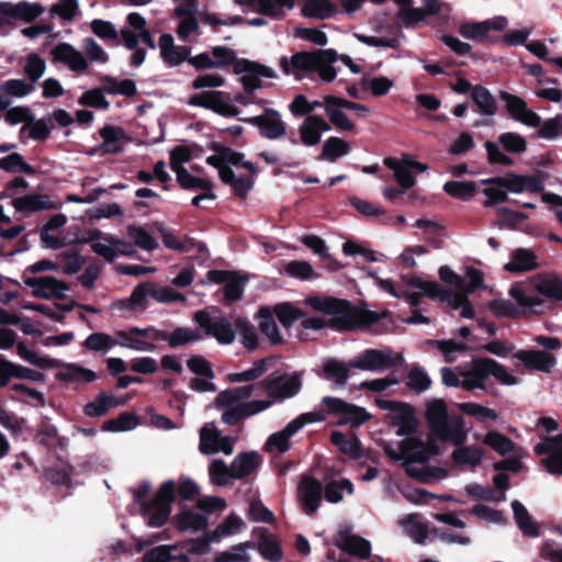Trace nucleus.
Returning a JSON list of instances; mask_svg holds the SVG:
<instances>
[{"label": "nucleus", "instance_id": "69168bd1", "mask_svg": "<svg viewBox=\"0 0 562 562\" xmlns=\"http://www.w3.org/2000/svg\"><path fill=\"white\" fill-rule=\"evenodd\" d=\"M302 12L307 18L326 19L334 12V7L328 0H308Z\"/></svg>", "mask_w": 562, "mask_h": 562}, {"label": "nucleus", "instance_id": "37998d69", "mask_svg": "<svg viewBox=\"0 0 562 562\" xmlns=\"http://www.w3.org/2000/svg\"><path fill=\"white\" fill-rule=\"evenodd\" d=\"M484 456L482 448L476 446L459 445L451 453V460L457 467H468L471 469L481 464Z\"/></svg>", "mask_w": 562, "mask_h": 562}, {"label": "nucleus", "instance_id": "393cba45", "mask_svg": "<svg viewBox=\"0 0 562 562\" xmlns=\"http://www.w3.org/2000/svg\"><path fill=\"white\" fill-rule=\"evenodd\" d=\"M330 131L329 123L317 114L307 115L299 126L300 142L307 147L316 146L324 133Z\"/></svg>", "mask_w": 562, "mask_h": 562}, {"label": "nucleus", "instance_id": "bb28decb", "mask_svg": "<svg viewBox=\"0 0 562 562\" xmlns=\"http://www.w3.org/2000/svg\"><path fill=\"white\" fill-rule=\"evenodd\" d=\"M54 61L66 65L74 72H83L89 63L83 54L68 43H60L52 49Z\"/></svg>", "mask_w": 562, "mask_h": 562}, {"label": "nucleus", "instance_id": "2eb2a0df", "mask_svg": "<svg viewBox=\"0 0 562 562\" xmlns=\"http://www.w3.org/2000/svg\"><path fill=\"white\" fill-rule=\"evenodd\" d=\"M24 284L32 290L35 297L44 300L65 299L69 285L55 277L25 278Z\"/></svg>", "mask_w": 562, "mask_h": 562}, {"label": "nucleus", "instance_id": "1a4fd4ad", "mask_svg": "<svg viewBox=\"0 0 562 562\" xmlns=\"http://www.w3.org/2000/svg\"><path fill=\"white\" fill-rule=\"evenodd\" d=\"M164 338L165 333L154 327H132L116 333L117 345L137 352L155 351V344Z\"/></svg>", "mask_w": 562, "mask_h": 562}, {"label": "nucleus", "instance_id": "a19ab883", "mask_svg": "<svg viewBox=\"0 0 562 562\" xmlns=\"http://www.w3.org/2000/svg\"><path fill=\"white\" fill-rule=\"evenodd\" d=\"M13 207L18 212L33 213L54 209L55 204L46 194H26L12 201Z\"/></svg>", "mask_w": 562, "mask_h": 562}, {"label": "nucleus", "instance_id": "603ef678", "mask_svg": "<svg viewBox=\"0 0 562 562\" xmlns=\"http://www.w3.org/2000/svg\"><path fill=\"white\" fill-rule=\"evenodd\" d=\"M481 183L485 186L483 194L487 198L485 203L486 206L502 203L507 200V191L503 183V178H490L481 180Z\"/></svg>", "mask_w": 562, "mask_h": 562}, {"label": "nucleus", "instance_id": "dca6fc26", "mask_svg": "<svg viewBox=\"0 0 562 562\" xmlns=\"http://www.w3.org/2000/svg\"><path fill=\"white\" fill-rule=\"evenodd\" d=\"M535 453L541 456V464L549 473L562 474V435L547 437L535 447Z\"/></svg>", "mask_w": 562, "mask_h": 562}, {"label": "nucleus", "instance_id": "cd10ccee", "mask_svg": "<svg viewBox=\"0 0 562 562\" xmlns=\"http://www.w3.org/2000/svg\"><path fill=\"white\" fill-rule=\"evenodd\" d=\"M207 281L214 283H224V295L228 301L238 300L246 283V279L235 272L225 270H212L207 273Z\"/></svg>", "mask_w": 562, "mask_h": 562}, {"label": "nucleus", "instance_id": "9d476101", "mask_svg": "<svg viewBox=\"0 0 562 562\" xmlns=\"http://www.w3.org/2000/svg\"><path fill=\"white\" fill-rule=\"evenodd\" d=\"M375 403L381 409L386 412L389 423L397 428L396 435H411L416 430L417 420L409 405L380 397L375 400Z\"/></svg>", "mask_w": 562, "mask_h": 562}, {"label": "nucleus", "instance_id": "338daca9", "mask_svg": "<svg viewBox=\"0 0 562 562\" xmlns=\"http://www.w3.org/2000/svg\"><path fill=\"white\" fill-rule=\"evenodd\" d=\"M483 441L501 456L514 451V442L498 431H488Z\"/></svg>", "mask_w": 562, "mask_h": 562}, {"label": "nucleus", "instance_id": "f257e3e1", "mask_svg": "<svg viewBox=\"0 0 562 562\" xmlns=\"http://www.w3.org/2000/svg\"><path fill=\"white\" fill-rule=\"evenodd\" d=\"M305 304L328 317L304 316L302 326L305 329H322L330 326L338 330H353L370 326L387 315L386 311L376 313L366 308H356L348 302L334 297L311 296L305 300Z\"/></svg>", "mask_w": 562, "mask_h": 562}, {"label": "nucleus", "instance_id": "4d7b16f0", "mask_svg": "<svg viewBox=\"0 0 562 562\" xmlns=\"http://www.w3.org/2000/svg\"><path fill=\"white\" fill-rule=\"evenodd\" d=\"M267 371V360L259 359L254 362L250 369H247L243 372H231L227 374L226 379L231 383H239V382H250L259 379Z\"/></svg>", "mask_w": 562, "mask_h": 562}, {"label": "nucleus", "instance_id": "c756f323", "mask_svg": "<svg viewBox=\"0 0 562 562\" xmlns=\"http://www.w3.org/2000/svg\"><path fill=\"white\" fill-rule=\"evenodd\" d=\"M335 544L344 552L356 555L360 559H368L371 554V544L364 538L350 533L348 530H340Z\"/></svg>", "mask_w": 562, "mask_h": 562}, {"label": "nucleus", "instance_id": "ea45409f", "mask_svg": "<svg viewBox=\"0 0 562 562\" xmlns=\"http://www.w3.org/2000/svg\"><path fill=\"white\" fill-rule=\"evenodd\" d=\"M100 135L103 139L102 144L93 148L90 154L99 150L104 154H117L123 150V140L125 138L123 130L115 126H104L100 130Z\"/></svg>", "mask_w": 562, "mask_h": 562}, {"label": "nucleus", "instance_id": "6ab92c4d", "mask_svg": "<svg viewBox=\"0 0 562 562\" xmlns=\"http://www.w3.org/2000/svg\"><path fill=\"white\" fill-rule=\"evenodd\" d=\"M127 27L121 31L124 44L128 49H134L139 42L155 49V43L149 32L145 29L146 20L140 14L133 12L127 15Z\"/></svg>", "mask_w": 562, "mask_h": 562}, {"label": "nucleus", "instance_id": "20e7f679", "mask_svg": "<svg viewBox=\"0 0 562 562\" xmlns=\"http://www.w3.org/2000/svg\"><path fill=\"white\" fill-rule=\"evenodd\" d=\"M256 385L248 384L235 386L218 393L216 406L223 411L222 420L227 425H235L240 419L266 411L272 405L271 401H247Z\"/></svg>", "mask_w": 562, "mask_h": 562}, {"label": "nucleus", "instance_id": "c9c22d12", "mask_svg": "<svg viewBox=\"0 0 562 562\" xmlns=\"http://www.w3.org/2000/svg\"><path fill=\"white\" fill-rule=\"evenodd\" d=\"M245 528V521L235 513H232L215 529L206 532V539L207 541L220 543L227 538L238 535Z\"/></svg>", "mask_w": 562, "mask_h": 562}, {"label": "nucleus", "instance_id": "72a5a7b5", "mask_svg": "<svg viewBox=\"0 0 562 562\" xmlns=\"http://www.w3.org/2000/svg\"><path fill=\"white\" fill-rule=\"evenodd\" d=\"M262 459L257 451L239 453L231 463V477L240 480L251 475L260 467Z\"/></svg>", "mask_w": 562, "mask_h": 562}, {"label": "nucleus", "instance_id": "7ed1b4c3", "mask_svg": "<svg viewBox=\"0 0 562 562\" xmlns=\"http://www.w3.org/2000/svg\"><path fill=\"white\" fill-rule=\"evenodd\" d=\"M176 484L169 480L161 484L155 496H150V485L142 484L134 494L139 514L150 528L164 526L170 517L171 504L175 501Z\"/></svg>", "mask_w": 562, "mask_h": 562}, {"label": "nucleus", "instance_id": "423d86ee", "mask_svg": "<svg viewBox=\"0 0 562 562\" xmlns=\"http://www.w3.org/2000/svg\"><path fill=\"white\" fill-rule=\"evenodd\" d=\"M337 61V53L334 49L316 52H300L291 58H282L281 67L286 75L301 79L305 72L316 71L325 82H331L337 76L334 64Z\"/></svg>", "mask_w": 562, "mask_h": 562}, {"label": "nucleus", "instance_id": "0e129e2a", "mask_svg": "<svg viewBox=\"0 0 562 562\" xmlns=\"http://www.w3.org/2000/svg\"><path fill=\"white\" fill-rule=\"evenodd\" d=\"M258 551L265 560L270 562H278L283 558L280 543L273 537H262L258 542Z\"/></svg>", "mask_w": 562, "mask_h": 562}, {"label": "nucleus", "instance_id": "49530a36", "mask_svg": "<svg viewBox=\"0 0 562 562\" xmlns=\"http://www.w3.org/2000/svg\"><path fill=\"white\" fill-rule=\"evenodd\" d=\"M363 91L370 92L373 97L380 98L386 95L394 87L391 78L385 76L363 75L359 82Z\"/></svg>", "mask_w": 562, "mask_h": 562}, {"label": "nucleus", "instance_id": "4c0bfd02", "mask_svg": "<svg viewBox=\"0 0 562 562\" xmlns=\"http://www.w3.org/2000/svg\"><path fill=\"white\" fill-rule=\"evenodd\" d=\"M176 528L180 531L198 532L206 529L209 519L204 514L182 507L173 518Z\"/></svg>", "mask_w": 562, "mask_h": 562}, {"label": "nucleus", "instance_id": "e2e57ef3", "mask_svg": "<svg viewBox=\"0 0 562 562\" xmlns=\"http://www.w3.org/2000/svg\"><path fill=\"white\" fill-rule=\"evenodd\" d=\"M23 70L30 80L29 83L35 85L46 71V63L40 55L30 54L25 59Z\"/></svg>", "mask_w": 562, "mask_h": 562}, {"label": "nucleus", "instance_id": "a18cd8bd", "mask_svg": "<svg viewBox=\"0 0 562 562\" xmlns=\"http://www.w3.org/2000/svg\"><path fill=\"white\" fill-rule=\"evenodd\" d=\"M257 321L261 334L271 345H278L282 341L273 314L268 307H261L258 311Z\"/></svg>", "mask_w": 562, "mask_h": 562}, {"label": "nucleus", "instance_id": "09e8293b", "mask_svg": "<svg viewBox=\"0 0 562 562\" xmlns=\"http://www.w3.org/2000/svg\"><path fill=\"white\" fill-rule=\"evenodd\" d=\"M124 403L125 400L123 398H119L106 393H101L95 397L93 402H90L85 406V413L90 417L102 416L111 407L120 406Z\"/></svg>", "mask_w": 562, "mask_h": 562}, {"label": "nucleus", "instance_id": "79ce46f5", "mask_svg": "<svg viewBox=\"0 0 562 562\" xmlns=\"http://www.w3.org/2000/svg\"><path fill=\"white\" fill-rule=\"evenodd\" d=\"M349 362L346 363L338 359H327L323 362L322 376L331 382L336 387H342L349 379Z\"/></svg>", "mask_w": 562, "mask_h": 562}, {"label": "nucleus", "instance_id": "a878e982", "mask_svg": "<svg viewBox=\"0 0 562 562\" xmlns=\"http://www.w3.org/2000/svg\"><path fill=\"white\" fill-rule=\"evenodd\" d=\"M460 375L463 378L462 389L467 391L485 390L487 374V358L473 360L469 366L460 367Z\"/></svg>", "mask_w": 562, "mask_h": 562}, {"label": "nucleus", "instance_id": "c03bdc74", "mask_svg": "<svg viewBox=\"0 0 562 562\" xmlns=\"http://www.w3.org/2000/svg\"><path fill=\"white\" fill-rule=\"evenodd\" d=\"M515 521L520 531L528 537L537 538L540 536L539 525L532 519L527 508L518 501L512 503Z\"/></svg>", "mask_w": 562, "mask_h": 562}, {"label": "nucleus", "instance_id": "58836bf2", "mask_svg": "<svg viewBox=\"0 0 562 562\" xmlns=\"http://www.w3.org/2000/svg\"><path fill=\"white\" fill-rule=\"evenodd\" d=\"M247 3L254 11L277 20L282 19L294 7V0H247Z\"/></svg>", "mask_w": 562, "mask_h": 562}, {"label": "nucleus", "instance_id": "ddd939ff", "mask_svg": "<svg viewBox=\"0 0 562 562\" xmlns=\"http://www.w3.org/2000/svg\"><path fill=\"white\" fill-rule=\"evenodd\" d=\"M323 404L330 413L337 416V422L340 425L358 427L364 424L370 417L364 408L349 404L337 397H325Z\"/></svg>", "mask_w": 562, "mask_h": 562}, {"label": "nucleus", "instance_id": "6e6552de", "mask_svg": "<svg viewBox=\"0 0 562 562\" xmlns=\"http://www.w3.org/2000/svg\"><path fill=\"white\" fill-rule=\"evenodd\" d=\"M533 292L540 295L562 301V281L552 276H536L527 282H519L509 289V295L516 300L518 305L530 310L533 313L540 312L543 301L533 295Z\"/></svg>", "mask_w": 562, "mask_h": 562}, {"label": "nucleus", "instance_id": "774afa93", "mask_svg": "<svg viewBox=\"0 0 562 562\" xmlns=\"http://www.w3.org/2000/svg\"><path fill=\"white\" fill-rule=\"evenodd\" d=\"M58 268L65 274H75L77 273L85 265L86 260L78 252H60L57 255Z\"/></svg>", "mask_w": 562, "mask_h": 562}, {"label": "nucleus", "instance_id": "473e14b6", "mask_svg": "<svg viewBox=\"0 0 562 562\" xmlns=\"http://www.w3.org/2000/svg\"><path fill=\"white\" fill-rule=\"evenodd\" d=\"M35 90V85L24 79H9L0 85V110H7L11 98L22 99Z\"/></svg>", "mask_w": 562, "mask_h": 562}, {"label": "nucleus", "instance_id": "4468645a", "mask_svg": "<svg viewBox=\"0 0 562 562\" xmlns=\"http://www.w3.org/2000/svg\"><path fill=\"white\" fill-rule=\"evenodd\" d=\"M194 319L206 335L214 337L220 344L229 345L234 341L235 330L228 319L222 316H211L204 311L196 312Z\"/></svg>", "mask_w": 562, "mask_h": 562}, {"label": "nucleus", "instance_id": "7c9ffc66", "mask_svg": "<svg viewBox=\"0 0 562 562\" xmlns=\"http://www.w3.org/2000/svg\"><path fill=\"white\" fill-rule=\"evenodd\" d=\"M501 98L506 103L508 112L517 121L532 127L540 125V116L533 111L529 110L522 99L507 92H502Z\"/></svg>", "mask_w": 562, "mask_h": 562}, {"label": "nucleus", "instance_id": "c85d7f7f", "mask_svg": "<svg viewBox=\"0 0 562 562\" xmlns=\"http://www.w3.org/2000/svg\"><path fill=\"white\" fill-rule=\"evenodd\" d=\"M514 357L521 362L527 369L537 370L544 373L552 371L557 364V358L542 350H518Z\"/></svg>", "mask_w": 562, "mask_h": 562}, {"label": "nucleus", "instance_id": "8fccbe9b", "mask_svg": "<svg viewBox=\"0 0 562 562\" xmlns=\"http://www.w3.org/2000/svg\"><path fill=\"white\" fill-rule=\"evenodd\" d=\"M57 378L68 382H91L97 379V374L87 368L75 363H66L60 366Z\"/></svg>", "mask_w": 562, "mask_h": 562}, {"label": "nucleus", "instance_id": "2f4dec72", "mask_svg": "<svg viewBox=\"0 0 562 562\" xmlns=\"http://www.w3.org/2000/svg\"><path fill=\"white\" fill-rule=\"evenodd\" d=\"M344 109L346 108L342 105V98L331 94L324 95V111L329 123L338 130L351 132L355 130V124L349 120Z\"/></svg>", "mask_w": 562, "mask_h": 562}, {"label": "nucleus", "instance_id": "b1692460", "mask_svg": "<svg viewBox=\"0 0 562 562\" xmlns=\"http://www.w3.org/2000/svg\"><path fill=\"white\" fill-rule=\"evenodd\" d=\"M384 165L393 170L396 182L404 189H409L415 184L412 170L426 171L427 167L420 162L412 160L408 156H403L401 160L393 157L384 159Z\"/></svg>", "mask_w": 562, "mask_h": 562}, {"label": "nucleus", "instance_id": "f704fd0d", "mask_svg": "<svg viewBox=\"0 0 562 562\" xmlns=\"http://www.w3.org/2000/svg\"><path fill=\"white\" fill-rule=\"evenodd\" d=\"M160 56L170 67H175L188 60L191 49L187 46L175 45L170 34H162L159 38Z\"/></svg>", "mask_w": 562, "mask_h": 562}, {"label": "nucleus", "instance_id": "680f3d73", "mask_svg": "<svg viewBox=\"0 0 562 562\" xmlns=\"http://www.w3.org/2000/svg\"><path fill=\"white\" fill-rule=\"evenodd\" d=\"M252 548L251 542H243L221 551L215 555V562H244L248 560V550Z\"/></svg>", "mask_w": 562, "mask_h": 562}, {"label": "nucleus", "instance_id": "aec40b11", "mask_svg": "<svg viewBox=\"0 0 562 562\" xmlns=\"http://www.w3.org/2000/svg\"><path fill=\"white\" fill-rule=\"evenodd\" d=\"M316 417L312 413H305L290 422L285 428L271 435L266 443L268 451L285 452L289 449V439L294 436L305 425L312 424Z\"/></svg>", "mask_w": 562, "mask_h": 562}, {"label": "nucleus", "instance_id": "4be33fe9", "mask_svg": "<svg viewBox=\"0 0 562 562\" xmlns=\"http://www.w3.org/2000/svg\"><path fill=\"white\" fill-rule=\"evenodd\" d=\"M200 450L205 454L217 452L231 454L234 450V439L221 437L213 424H206L200 430Z\"/></svg>", "mask_w": 562, "mask_h": 562}, {"label": "nucleus", "instance_id": "13d9d810", "mask_svg": "<svg viewBox=\"0 0 562 562\" xmlns=\"http://www.w3.org/2000/svg\"><path fill=\"white\" fill-rule=\"evenodd\" d=\"M127 234L133 239L134 245L144 250L151 251L158 248V241L145 227L130 225Z\"/></svg>", "mask_w": 562, "mask_h": 562}, {"label": "nucleus", "instance_id": "9b49d317", "mask_svg": "<svg viewBox=\"0 0 562 562\" xmlns=\"http://www.w3.org/2000/svg\"><path fill=\"white\" fill-rule=\"evenodd\" d=\"M402 359L401 353H394L390 349H367L349 360V366L363 371L378 372L396 366Z\"/></svg>", "mask_w": 562, "mask_h": 562}, {"label": "nucleus", "instance_id": "f8f14e48", "mask_svg": "<svg viewBox=\"0 0 562 562\" xmlns=\"http://www.w3.org/2000/svg\"><path fill=\"white\" fill-rule=\"evenodd\" d=\"M188 104L211 110L222 116H236L239 113L237 106L232 103L229 93L220 90L194 93Z\"/></svg>", "mask_w": 562, "mask_h": 562}, {"label": "nucleus", "instance_id": "864d4df0", "mask_svg": "<svg viewBox=\"0 0 562 562\" xmlns=\"http://www.w3.org/2000/svg\"><path fill=\"white\" fill-rule=\"evenodd\" d=\"M349 151L350 146L345 139L330 136L323 144L321 159L335 161L337 158L348 155Z\"/></svg>", "mask_w": 562, "mask_h": 562}, {"label": "nucleus", "instance_id": "de8ad7c7", "mask_svg": "<svg viewBox=\"0 0 562 562\" xmlns=\"http://www.w3.org/2000/svg\"><path fill=\"white\" fill-rule=\"evenodd\" d=\"M538 267L537 258L528 249H517L513 252L512 260L505 265V270L513 273L526 272Z\"/></svg>", "mask_w": 562, "mask_h": 562}, {"label": "nucleus", "instance_id": "f03ea898", "mask_svg": "<svg viewBox=\"0 0 562 562\" xmlns=\"http://www.w3.org/2000/svg\"><path fill=\"white\" fill-rule=\"evenodd\" d=\"M206 162L218 170L220 179L231 186L236 195L245 196L252 188L256 168L244 159L243 154L221 148L216 154L209 156Z\"/></svg>", "mask_w": 562, "mask_h": 562}, {"label": "nucleus", "instance_id": "0eeeda50", "mask_svg": "<svg viewBox=\"0 0 562 562\" xmlns=\"http://www.w3.org/2000/svg\"><path fill=\"white\" fill-rule=\"evenodd\" d=\"M384 452L390 459L402 461L411 476L425 480L424 471L415 463L427 462L438 453V448L430 439L423 440L418 437H408L402 440L397 447L386 443Z\"/></svg>", "mask_w": 562, "mask_h": 562}, {"label": "nucleus", "instance_id": "6e6d98bb", "mask_svg": "<svg viewBox=\"0 0 562 562\" xmlns=\"http://www.w3.org/2000/svg\"><path fill=\"white\" fill-rule=\"evenodd\" d=\"M16 350H18L19 356L23 360H25L38 368L52 369V368H57L59 366V362L57 360L52 359L49 357L42 356L38 352L29 349L25 342H19L16 345Z\"/></svg>", "mask_w": 562, "mask_h": 562}, {"label": "nucleus", "instance_id": "5701e85b", "mask_svg": "<svg viewBox=\"0 0 562 562\" xmlns=\"http://www.w3.org/2000/svg\"><path fill=\"white\" fill-rule=\"evenodd\" d=\"M505 16H496L480 22H465L460 25L459 33L468 40L484 42L488 40L492 31H502L507 26Z\"/></svg>", "mask_w": 562, "mask_h": 562}, {"label": "nucleus", "instance_id": "052dcab7", "mask_svg": "<svg viewBox=\"0 0 562 562\" xmlns=\"http://www.w3.org/2000/svg\"><path fill=\"white\" fill-rule=\"evenodd\" d=\"M201 339V334L189 327H178L172 333L167 335L162 340L168 341L170 347H179Z\"/></svg>", "mask_w": 562, "mask_h": 562}, {"label": "nucleus", "instance_id": "412c9836", "mask_svg": "<svg viewBox=\"0 0 562 562\" xmlns=\"http://www.w3.org/2000/svg\"><path fill=\"white\" fill-rule=\"evenodd\" d=\"M267 394L274 400H284L299 393L302 383L299 375L270 374L262 383Z\"/></svg>", "mask_w": 562, "mask_h": 562}, {"label": "nucleus", "instance_id": "5fc2aeb1", "mask_svg": "<svg viewBox=\"0 0 562 562\" xmlns=\"http://www.w3.org/2000/svg\"><path fill=\"white\" fill-rule=\"evenodd\" d=\"M331 441L341 452L352 459H359L362 456L361 445L352 435L346 436L342 432L334 431L331 434Z\"/></svg>", "mask_w": 562, "mask_h": 562}, {"label": "nucleus", "instance_id": "e433bc0d", "mask_svg": "<svg viewBox=\"0 0 562 562\" xmlns=\"http://www.w3.org/2000/svg\"><path fill=\"white\" fill-rule=\"evenodd\" d=\"M299 497L307 514H313L322 499V485L311 477H304L299 486Z\"/></svg>", "mask_w": 562, "mask_h": 562}, {"label": "nucleus", "instance_id": "f3484780", "mask_svg": "<svg viewBox=\"0 0 562 562\" xmlns=\"http://www.w3.org/2000/svg\"><path fill=\"white\" fill-rule=\"evenodd\" d=\"M235 74L241 75V82L246 91H254L261 88L260 78H274L273 69L265 65L240 59L235 64Z\"/></svg>", "mask_w": 562, "mask_h": 562}, {"label": "nucleus", "instance_id": "bf43d9fd", "mask_svg": "<svg viewBox=\"0 0 562 562\" xmlns=\"http://www.w3.org/2000/svg\"><path fill=\"white\" fill-rule=\"evenodd\" d=\"M472 99L479 106L480 112L484 115L492 116L496 112V101L492 93L484 87H474L472 90Z\"/></svg>", "mask_w": 562, "mask_h": 562}, {"label": "nucleus", "instance_id": "39448f33", "mask_svg": "<svg viewBox=\"0 0 562 562\" xmlns=\"http://www.w3.org/2000/svg\"><path fill=\"white\" fill-rule=\"evenodd\" d=\"M428 426L439 440L459 446L468 440L469 428L460 415L449 414L442 400L432 398L426 404L425 412Z\"/></svg>", "mask_w": 562, "mask_h": 562}, {"label": "nucleus", "instance_id": "a211bd4d", "mask_svg": "<svg viewBox=\"0 0 562 562\" xmlns=\"http://www.w3.org/2000/svg\"><path fill=\"white\" fill-rule=\"evenodd\" d=\"M245 122L257 126L261 136L278 139L285 135L286 127L280 113L274 109H265L262 114L244 119Z\"/></svg>", "mask_w": 562, "mask_h": 562}, {"label": "nucleus", "instance_id": "3c124183", "mask_svg": "<svg viewBox=\"0 0 562 562\" xmlns=\"http://www.w3.org/2000/svg\"><path fill=\"white\" fill-rule=\"evenodd\" d=\"M398 524L416 543L422 544L425 542L427 538V527L417 514H409L398 519Z\"/></svg>", "mask_w": 562, "mask_h": 562}]
</instances>
